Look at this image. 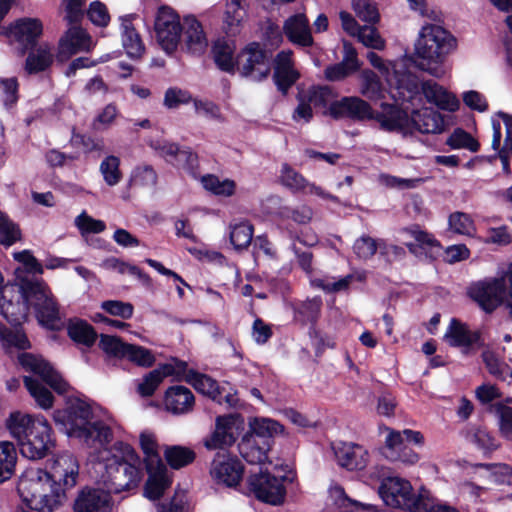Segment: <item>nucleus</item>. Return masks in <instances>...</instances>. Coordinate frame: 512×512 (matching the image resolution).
Wrapping results in <instances>:
<instances>
[{
    "mask_svg": "<svg viewBox=\"0 0 512 512\" xmlns=\"http://www.w3.org/2000/svg\"><path fill=\"white\" fill-rule=\"evenodd\" d=\"M381 109L380 112L373 109L372 120L378 122L383 130L396 131L407 121V112L398 104L382 102Z\"/></svg>",
    "mask_w": 512,
    "mask_h": 512,
    "instance_id": "nucleus-29",
    "label": "nucleus"
},
{
    "mask_svg": "<svg viewBox=\"0 0 512 512\" xmlns=\"http://www.w3.org/2000/svg\"><path fill=\"white\" fill-rule=\"evenodd\" d=\"M21 46V55L37 47L38 40L43 34V23L38 18L24 17L11 23L5 33Z\"/></svg>",
    "mask_w": 512,
    "mask_h": 512,
    "instance_id": "nucleus-16",
    "label": "nucleus"
},
{
    "mask_svg": "<svg viewBox=\"0 0 512 512\" xmlns=\"http://www.w3.org/2000/svg\"><path fill=\"white\" fill-rule=\"evenodd\" d=\"M124 358L142 367H150L154 364L155 358L152 352L142 346L129 344L125 351Z\"/></svg>",
    "mask_w": 512,
    "mask_h": 512,
    "instance_id": "nucleus-57",
    "label": "nucleus"
},
{
    "mask_svg": "<svg viewBox=\"0 0 512 512\" xmlns=\"http://www.w3.org/2000/svg\"><path fill=\"white\" fill-rule=\"evenodd\" d=\"M149 478L145 485V495L151 500L159 499L164 491L171 485V479L167 475V468L163 464L161 468L147 471Z\"/></svg>",
    "mask_w": 512,
    "mask_h": 512,
    "instance_id": "nucleus-34",
    "label": "nucleus"
},
{
    "mask_svg": "<svg viewBox=\"0 0 512 512\" xmlns=\"http://www.w3.org/2000/svg\"><path fill=\"white\" fill-rule=\"evenodd\" d=\"M164 404L174 414L187 413L194 405V396L185 386H173L166 391Z\"/></svg>",
    "mask_w": 512,
    "mask_h": 512,
    "instance_id": "nucleus-31",
    "label": "nucleus"
},
{
    "mask_svg": "<svg viewBox=\"0 0 512 512\" xmlns=\"http://www.w3.org/2000/svg\"><path fill=\"white\" fill-rule=\"evenodd\" d=\"M67 332L74 342L86 347H91L97 339V333L93 327L83 320L70 321Z\"/></svg>",
    "mask_w": 512,
    "mask_h": 512,
    "instance_id": "nucleus-38",
    "label": "nucleus"
},
{
    "mask_svg": "<svg viewBox=\"0 0 512 512\" xmlns=\"http://www.w3.org/2000/svg\"><path fill=\"white\" fill-rule=\"evenodd\" d=\"M271 57V52L261 43L250 42L236 55L237 71L244 78L263 81L271 72Z\"/></svg>",
    "mask_w": 512,
    "mask_h": 512,
    "instance_id": "nucleus-7",
    "label": "nucleus"
},
{
    "mask_svg": "<svg viewBox=\"0 0 512 512\" xmlns=\"http://www.w3.org/2000/svg\"><path fill=\"white\" fill-rule=\"evenodd\" d=\"M396 89L402 100L409 101L421 93V84L415 74L404 72L396 76Z\"/></svg>",
    "mask_w": 512,
    "mask_h": 512,
    "instance_id": "nucleus-43",
    "label": "nucleus"
},
{
    "mask_svg": "<svg viewBox=\"0 0 512 512\" xmlns=\"http://www.w3.org/2000/svg\"><path fill=\"white\" fill-rule=\"evenodd\" d=\"M212 54L219 70L229 74H234L237 71L236 57L227 42L216 41L212 46Z\"/></svg>",
    "mask_w": 512,
    "mask_h": 512,
    "instance_id": "nucleus-36",
    "label": "nucleus"
},
{
    "mask_svg": "<svg viewBox=\"0 0 512 512\" xmlns=\"http://www.w3.org/2000/svg\"><path fill=\"white\" fill-rule=\"evenodd\" d=\"M284 479V477L277 478L267 472H260L248 478V485L258 500L272 505H280L286 496Z\"/></svg>",
    "mask_w": 512,
    "mask_h": 512,
    "instance_id": "nucleus-13",
    "label": "nucleus"
},
{
    "mask_svg": "<svg viewBox=\"0 0 512 512\" xmlns=\"http://www.w3.org/2000/svg\"><path fill=\"white\" fill-rule=\"evenodd\" d=\"M455 43L454 37L444 28L435 24L423 26L415 43V52L409 57L418 69L441 78L445 71L443 62Z\"/></svg>",
    "mask_w": 512,
    "mask_h": 512,
    "instance_id": "nucleus-3",
    "label": "nucleus"
},
{
    "mask_svg": "<svg viewBox=\"0 0 512 512\" xmlns=\"http://www.w3.org/2000/svg\"><path fill=\"white\" fill-rule=\"evenodd\" d=\"M90 44V35L82 27L72 26L59 40L56 59L63 63L81 51H88Z\"/></svg>",
    "mask_w": 512,
    "mask_h": 512,
    "instance_id": "nucleus-19",
    "label": "nucleus"
},
{
    "mask_svg": "<svg viewBox=\"0 0 512 512\" xmlns=\"http://www.w3.org/2000/svg\"><path fill=\"white\" fill-rule=\"evenodd\" d=\"M29 53L25 60V70L28 74H38L49 69L54 61V55L48 43H43Z\"/></svg>",
    "mask_w": 512,
    "mask_h": 512,
    "instance_id": "nucleus-32",
    "label": "nucleus"
},
{
    "mask_svg": "<svg viewBox=\"0 0 512 512\" xmlns=\"http://www.w3.org/2000/svg\"><path fill=\"white\" fill-rule=\"evenodd\" d=\"M364 279L365 276L362 274H348L337 281H331L328 278H316L311 281V284L326 293H337L347 291L351 283L354 281H363Z\"/></svg>",
    "mask_w": 512,
    "mask_h": 512,
    "instance_id": "nucleus-42",
    "label": "nucleus"
},
{
    "mask_svg": "<svg viewBox=\"0 0 512 512\" xmlns=\"http://www.w3.org/2000/svg\"><path fill=\"white\" fill-rule=\"evenodd\" d=\"M482 359L488 372L493 377L499 380L505 379L506 374L509 372V367L504 362H502L493 351H483Z\"/></svg>",
    "mask_w": 512,
    "mask_h": 512,
    "instance_id": "nucleus-58",
    "label": "nucleus"
},
{
    "mask_svg": "<svg viewBox=\"0 0 512 512\" xmlns=\"http://www.w3.org/2000/svg\"><path fill=\"white\" fill-rule=\"evenodd\" d=\"M176 167L183 169L192 178H197L199 175V158L198 154L190 147H183L180 149L178 156L172 163Z\"/></svg>",
    "mask_w": 512,
    "mask_h": 512,
    "instance_id": "nucleus-49",
    "label": "nucleus"
},
{
    "mask_svg": "<svg viewBox=\"0 0 512 512\" xmlns=\"http://www.w3.org/2000/svg\"><path fill=\"white\" fill-rule=\"evenodd\" d=\"M128 343H124L119 337L102 334L99 347L109 356L124 358Z\"/></svg>",
    "mask_w": 512,
    "mask_h": 512,
    "instance_id": "nucleus-56",
    "label": "nucleus"
},
{
    "mask_svg": "<svg viewBox=\"0 0 512 512\" xmlns=\"http://www.w3.org/2000/svg\"><path fill=\"white\" fill-rule=\"evenodd\" d=\"M338 464L348 470H360L366 466L367 451L354 443L340 442L333 445Z\"/></svg>",
    "mask_w": 512,
    "mask_h": 512,
    "instance_id": "nucleus-25",
    "label": "nucleus"
},
{
    "mask_svg": "<svg viewBox=\"0 0 512 512\" xmlns=\"http://www.w3.org/2000/svg\"><path fill=\"white\" fill-rule=\"evenodd\" d=\"M120 159L114 155L107 156L100 164V171L103 175L105 182L109 186L118 184L122 178V173L119 169Z\"/></svg>",
    "mask_w": 512,
    "mask_h": 512,
    "instance_id": "nucleus-54",
    "label": "nucleus"
},
{
    "mask_svg": "<svg viewBox=\"0 0 512 512\" xmlns=\"http://www.w3.org/2000/svg\"><path fill=\"white\" fill-rule=\"evenodd\" d=\"M201 184L205 190L215 196L230 197L235 194L236 182L232 179L220 180L215 174H206L201 177Z\"/></svg>",
    "mask_w": 512,
    "mask_h": 512,
    "instance_id": "nucleus-39",
    "label": "nucleus"
},
{
    "mask_svg": "<svg viewBox=\"0 0 512 512\" xmlns=\"http://www.w3.org/2000/svg\"><path fill=\"white\" fill-rule=\"evenodd\" d=\"M139 16L135 13L120 16L122 44L128 57L139 59L145 53V44L134 26Z\"/></svg>",
    "mask_w": 512,
    "mask_h": 512,
    "instance_id": "nucleus-22",
    "label": "nucleus"
},
{
    "mask_svg": "<svg viewBox=\"0 0 512 512\" xmlns=\"http://www.w3.org/2000/svg\"><path fill=\"white\" fill-rule=\"evenodd\" d=\"M243 471V465L237 458L218 453L212 461L210 474L216 482L234 487L242 479Z\"/></svg>",
    "mask_w": 512,
    "mask_h": 512,
    "instance_id": "nucleus-18",
    "label": "nucleus"
},
{
    "mask_svg": "<svg viewBox=\"0 0 512 512\" xmlns=\"http://www.w3.org/2000/svg\"><path fill=\"white\" fill-rule=\"evenodd\" d=\"M421 93L427 102L434 104L441 110L455 112L459 109L460 101L458 98L433 80H426L421 83Z\"/></svg>",
    "mask_w": 512,
    "mask_h": 512,
    "instance_id": "nucleus-24",
    "label": "nucleus"
},
{
    "mask_svg": "<svg viewBox=\"0 0 512 512\" xmlns=\"http://www.w3.org/2000/svg\"><path fill=\"white\" fill-rule=\"evenodd\" d=\"M87 17L98 27H107L111 19L107 6L98 0L90 3L87 10Z\"/></svg>",
    "mask_w": 512,
    "mask_h": 512,
    "instance_id": "nucleus-60",
    "label": "nucleus"
},
{
    "mask_svg": "<svg viewBox=\"0 0 512 512\" xmlns=\"http://www.w3.org/2000/svg\"><path fill=\"white\" fill-rule=\"evenodd\" d=\"M243 428L244 420L239 414L218 416L214 431L204 439V446L208 450L230 447L236 442Z\"/></svg>",
    "mask_w": 512,
    "mask_h": 512,
    "instance_id": "nucleus-12",
    "label": "nucleus"
},
{
    "mask_svg": "<svg viewBox=\"0 0 512 512\" xmlns=\"http://www.w3.org/2000/svg\"><path fill=\"white\" fill-rule=\"evenodd\" d=\"M22 441L20 451L24 457L31 460L44 458L55 445L52 428L43 417H36L34 426Z\"/></svg>",
    "mask_w": 512,
    "mask_h": 512,
    "instance_id": "nucleus-10",
    "label": "nucleus"
},
{
    "mask_svg": "<svg viewBox=\"0 0 512 512\" xmlns=\"http://www.w3.org/2000/svg\"><path fill=\"white\" fill-rule=\"evenodd\" d=\"M260 211L271 220L284 221L285 213H288L289 206L284 203V200L279 195H269L260 203Z\"/></svg>",
    "mask_w": 512,
    "mask_h": 512,
    "instance_id": "nucleus-47",
    "label": "nucleus"
},
{
    "mask_svg": "<svg viewBox=\"0 0 512 512\" xmlns=\"http://www.w3.org/2000/svg\"><path fill=\"white\" fill-rule=\"evenodd\" d=\"M283 33L291 43L301 47H310L314 43L309 20L303 13L287 18L283 25Z\"/></svg>",
    "mask_w": 512,
    "mask_h": 512,
    "instance_id": "nucleus-23",
    "label": "nucleus"
},
{
    "mask_svg": "<svg viewBox=\"0 0 512 512\" xmlns=\"http://www.w3.org/2000/svg\"><path fill=\"white\" fill-rule=\"evenodd\" d=\"M411 123L413 128L422 134H439L445 129L443 115L428 107L414 110L411 115Z\"/></svg>",
    "mask_w": 512,
    "mask_h": 512,
    "instance_id": "nucleus-27",
    "label": "nucleus"
},
{
    "mask_svg": "<svg viewBox=\"0 0 512 512\" xmlns=\"http://www.w3.org/2000/svg\"><path fill=\"white\" fill-rule=\"evenodd\" d=\"M322 300L320 297H314L302 302L296 309V319L303 324H314L320 314Z\"/></svg>",
    "mask_w": 512,
    "mask_h": 512,
    "instance_id": "nucleus-52",
    "label": "nucleus"
},
{
    "mask_svg": "<svg viewBox=\"0 0 512 512\" xmlns=\"http://www.w3.org/2000/svg\"><path fill=\"white\" fill-rule=\"evenodd\" d=\"M444 340L452 347L463 348L467 351L479 343L480 334L478 331L470 330L467 324L453 318L444 334Z\"/></svg>",
    "mask_w": 512,
    "mask_h": 512,
    "instance_id": "nucleus-26",
    "label": "nucleus"
},
{
    "mask_svg": "<svg viewBox=\"0 0 512 512\" xmlns=\"http://www.w3.org/2000/svg\"><path fill=\"white\" fill-rule=\"evenodd\" d=\"M468 295L484 311H494L509 296L507 291V282L505 278H492L485 281H479L469 287Z\"/></svg>",
    "mask_w": 512,
    "mask_h": 512,
    "instance_id": "nucleus-11",
    "label": "nucleus"
},
{
    "mask_svg": "<svg viewBox=\"0 0 512 512\" xmlns=\"http://www.w3.org/2000/svg\"><path fill=\"white\" fill-rule=\"evenodd\" d=\"M387 436L383 447V455L392 462L414 464L418 461V454L415 453L406 442H413L421 445L424 437L419 431L405 429L402 432L386 428Z\"/></svg>",
    "mask_w": 512,
    "mask_h": 512,
    "instance_id": "nucleus-8",
    "label": "nucleus"
},
{
    "mask_svg": "<svg viewBox=\"0 0 512 512\" xmlns=\"http://www.w3.org/2000/svg\"><path fill=\"white\" fill-rule=\"evenodd\" d=\"M17 451L13 443L0 442V484L9 480L15 471Z\"/></svg>",
    "mask_w": 512,
    "mask_h": 512,
    "instance_id": "nucleus-40",
    "label": "nucleus"
},
{
    "mask_svg": "<svg viewBox=\"0 0 512 512\" xmlns=\"http://www.w3.org/2000/svg\"><path fill=\"white\" fill-rule=\"evenodd\" d=\"M0 341L5 348L15 347L21 350L30 348V342L24 332L11 330L0 323Z\"/></svg>",
    "mask_w": 512,
    "mask_h": 512,
    "instance_id": "nucleus-50",
    "label": "nucleus"
},
{
    "mask_svg": "<svg viewBox=\"0 0 512 512\" xmlns=\"http://www.w3.org/2000/svg\"><path fill=\"white\" fill-rule=\"evenodd\" d=\"M279 181L281 185L291 191L293 194L302 193L316 195L323 200L338 204L339 198L315 183L309 182L300 172L296 171L288 163H283L280 170Z\"/></svg>",
    "mask_w": 512,
    "mask_h": 512,
    "instance_id": "nucleus-15",
    "label": "nucleus"
},
{
    "mask_svg": "<svg viewBox=\"0 0 512 512\" xmlns=\"http://www.w3.org/2000/svg\"><path fill=\"white\" fill-rule=\"evenodd\" d=\"M53 418L68 436L78 438L88 446L102 445L111 440V429L99 421L91 423V407L80 399L71 401L63 410L55 411Z\"/></svg>",
    "mask_w": 512,
    "mask_h": 512,
    "instance_id": "nucleus-4",
    "label": "nucleus"
},
{
    "mask_svg": "<svg viewBox=\"0 0 512 512\" xmlns=\"http://www.w3.org/2000/svg\"><path fill=\"white\" fill-rule=\"evenodd\" d=\"M328 115L334 120L349 119L354 122L371 121L374 117L372 106L357 96H344L331 102Z\"/></svg>",
    "mask_w": 512,
    "mask_h": 512,
    "instance_id": "nucleus-14",
    "label": "nucleus"
},
{
    "mask_svg": "<svg viewBox=\"0 0 512 512\" xmlns=\"http://www.w3.org/2000/svg\"><path fill=\"white\" fill-rule=\"evenodd\" d=\"M154 31L159 46L167 54L174 53L183 31L179 14L169 6L159 7L154 21Z\"/></svg>",
    "mask_w": 512,
    "mask_h": 512,
    "instance_id": "nucleus-9",
    "label": "nucleus"
},
{
    "mask_svg": "<svg viewBox=\"0 0 512 512\" xmlns=\"http://www.w3.org/2000/svg\"><path fill=\"white\" fill-rule=\"evenodd\" d=\"M184 46L187 53L202 56L208 47V39L201 22L194 16L184 17Z\"/></svg>",
    "mask_w": 512,
    "mask_h": 512,
    "instance_id": "nucleus-20",
    "label": "nucleus"
},
{
    "mask_svg": "<svg viewBox=\"0 0 512 512\" xmlns=\"http://www.w3.org/2000/svg\"><path fill=\"white\" fill-rule=\"evenodd\" d=\"M21 290L23 298L34 306L38 319L43 325L52 330L63 326L58 306L43 282H24Z\"/></svg>",
    "mask_w": 512,
    "mask_h": 512,
    "instance_id": "nucleus-5",
    "label": "nucleus"
},
{
    "mask_svg": "<svg viewBox=\"0 0 512 512\" xmlns=\"http://www.w3.org/2000/svg\"><path fill=\"white\" fill-rule=\"evenodd\" d=\"M79 465L76 458L70 453H63L53 461L51 472L40 468L27 469L19 479L17 491L22 500L29 506L40 499L39 494L48 489V482L63 481L65 488H73L77 483Z\"/></svg>",
    "mask_w": 512,
    "mask_h": 512,
    "instance_id": "nucleus-1",
    "label": "nucleus"
},
{
    "mask_svg": "<svg viewBox=\"0 0 512 512\" xmlns=\"http://www.w3.org/2000/svg\"><path fill=\"white\" fill-rule=\"evenodd\" d=\"M140 447L145 455L144 461L147 471L163 467V462L158 452V444L155 435L144 431L140 434Z\"/></svg>",
    "mask_w": 512,
    "mask_h": 512,
    "instance_id": "nucleus-37",
    "label": "nucleus"
},
{
    "mask_svg": "<svg viewBox=\"0 0 512 512\" xmlns=\"http://www.w3.org/2000/svg\"><path fill=\"white\" fill-rule=\"evenodd\" d=\"M101 308L108 314L122 319H130L133 316L134 307L129 302L120 300H106L101 303Z\"/></svg>",
    "mask_w": 512,
    "mask_h": 512,
    "instance_id": "nucleus-61",
    "label": "nucleus"
},
{
    "mask_svg": "<svg viewBox=\"0 0 512 512\" xmlns=\"http://www.w3.org/2000/svg\"><path fill=\"white\" fill-rule=\"evenodd\" d=\"M36 418L21 412H13L6 420V428L11 436L18 441L19 446L25 440L34 426Z\"/></svg>",
    "mask_w": 512,
    "mask_h": 512,
    "instance_id": "nucleus-35",
    "label": "nucleus"
},
{
    "mask_svg": "<svg viewBox=\"0 0 512 512\" xmlns=\"http://www.w3.org/2000/svg\"><path fill=\"white\" fill-rule=\"evenodd\" d=\"M156 183L157 173L151 165L137 166L129 180L132 187H154Z\"/></svg>",
    "mask_w": 512,
    "mask_h": 512,
    "instance_id": "nucleus-53",
    "label": "nucleus"
},
{
    "mask_svg": "<svg viewBox=\"0 0 512 512\" xmlns=\"http://www.w3.org/2000/svg\"><path fill=\"white\" fill-rule=\"evenodd\" d=\"M251 434L247 437H255L260 442L268 441L276 433L281 430V425L268 418H255L250 422Z\"/></svg>",
    "mask_w": 512,
    "mask_h": 512,
    "instance_id": "nucleus-45",
    "label": "nucleus"
},
{
    "mask_svg": "<svg viewBox=\"0 0 512 512\" xmlns=\"http://www.w3.org/2000/svg\"><path fill=\"white\" fill-rule=\"evenodd\" d=\"M352 7L357 17L362 21L369 24H375L379 21V11L372 0H353Z\"/></svg>",
    "mask_w": 512,
    "mask_h": 512,
    "instance_id": "nucleus-55",
    "label": "nucleus"
},
{
    "mask_svg": "<svg viewBox=\"0 0 512 512\" xmlns=\"http://www.w3.org/2000/svg\"><path fill=\"white\" fill-rule=\"evenodd\" d=\"M103 465V482L113 493L136 488L143 477V462L140 456L131 445L124 442L113 444Z\"/></svg>",
    "mask_w": 512,
    "mask_h": 512,
    "instance_id": "nucleus-2",
    "label": "nucleus"
},
{
    "mask_svg": "<svg viewBox=\"0 0 512 512\" xmlns=\"http://www.w3.org/2000/svg\"><path fill=\"white\" fill-rule=\"evenodd\" d=\"M270 442L255 439V437H243L239 444L241 456L250 464H263L267 461V452Z\"/></svg>",
    "mask_w": 512,
    "mask_h": 512,
    "instance_id": "nucleus-33",
    "label": "nucleus"
},
{
    "mask_svg": "<svg viewBox=\"0 0 512 512\" xmlns=\"http://www.w3.org/2000/svg\"><path fill=\"white\" fill-rule=\"evenodd\" d=\"M69 489L63 486V481L50 480L48 489L39 494L40 499L37 498L30 508L39 512H52L66 500V490Z\"/></svg>",
    "mask_w": 512,
    "mask_h": 512,
    "instance_id": "nucleus-28",
    "label": "nucleus"
},
{
    "mask_svg": "<svg viewBox=\"0 0 512 512\" xmlns=\"http://www.w3.org/2000/svg\"><path fill=\"white\" fill-rule=\"evenodd\" d=\"M379 495L387 506L409 512H427V504L413 493L409 481L399 477L383 479L378 489Z\"/></svg>",
    "mask_w": 512,
    "mask_h": 512,
    "instance_id": "nucleus-6",
    "label": "nucleus"
},
{
    "mask_svg": "<svg viewBox=\"0 0 512 512\" xmlns=\"http://www.w3.org/2000/svg\"><path fill=\"white\" fill-rule=\"evenodd\" d=\"M112 499L109 492L101 489H83L74 503L75 512H112Z\"/></svg>",
    "mask_w": 512,
    "mask_h": 512,
    "instance_id": "nucleus-21",
    "label": "nucleus"
},
{
    "mask_svg": "<svg viewBox=\"0 0 512 512\" xmlns=\"http://www.w3.org/2000/svg\"><path fill=\"white\" fill-rule=\"evenodd\" d=\"M23 381L39 407L47 410L53 406L54 397L41 382L31 376H24Z\"/></svg>",
    "mask_w": 512,
    "mask_h": 512,
    "instance_id": "nucleus-44",
    "label": "nucleus"
},
{
    "mask_svg": "<svg viewBox=\"0 0 512 512\" xmlns=\"http://www.w3.org/2000/svg\"><path fill=\"white\" fill-rule=\"evenodd\" d=\"M177 366V371L173 365L165 364L160 369L149 372L143 380L138 383L137 392L143 397L152 396L164 377L183 372L186 368V363L180 362Z\"/></svg>",
    "mask_w": 512,
    "mask_h": 512,
    "instance_id": "nucleus-30",
    "label": "nucleus"
},
{
    "mask_svg": "<svg viewBox=\"0 0 512 512\" xmlns=\"http://www.w3.org/2000/svg\"><path fill=\"white\" fill-rule=\"evenodd\" d=\"M18 360L26 371L32 372L34 375L38 376L52 389L58 393L66 392L67 383L42 357L30 353H22L19 355Z\"/></svg>",
    "mask_w": 512,
    "mask_h": 512,
    "instance_id": "nucleus-17",
    "label": "nucleus"
},
{
    "mask_svg": "<svg viewBox=\"0 0 512 512\" xmlns=\"http://www.w3.org/2000/svg\"><path fill=\"white\" fill-rule=\"evenodd\" d=\"M445 143L451 149H467L474 153L480 150L479 141L460 127L454 129Z\"/></svg>",
    "mask_w": 512,
    "mask_h": 512,
    "instance_id": "nucleus-46",
    "label": "nucleus"
},
{
    "mask_svg": "<svg viewBox=\"0 0 512 512\" xmlns=\"http://www.w3.org/2000/svg\"><path fill=\"white\" fill-rule=\"evenodd\" d=\"M253 238V226H232L230 241L235 249L247 248Z\"/></svg>",
    "mask_w": 512,
    "mask_h": 512,
    "instance_id": "nucleus-63",
    "label": "nucleus"
},
{
    "mask_svg": "<svg viewBox=\"0 0 512 512\" xmlns=\"http://www.w3.org/2000/svg\"><path fill=\"white\" fill-rule=\"evenodd\" d=\"M299 77L300 74L295 69H274L273 73L274 83L277 86V89L284 95L287 94Z\"/></svg>",
    "mask_w": 512,
    "mask_h": 512,
    "instance_id": "nucleus-59",
    "label": "nucleus"
},
{
    "mask_svg": "<svg viewBox=\"0 0 512 512\" xmlns=\"http://www.w3.org/2000/svg\"><path fill=\"white\" fill-rule=\"evenodd\" d=\"M164 457L171 468L180 469L191 464L196 453L189 447L173 445L165 448Z\"/></svg>",
    "mask_w": 512,
    "mask_h": 512,
    "instance_id": "nucleus-41",
    "label": "nucleus"
},
{
    "mask_svg": "<svg viewBox=\"0 0 512 512\" xmlns=\"http://www.w3.org/2000/svg\"><path fill=\"white\" fill-rule=\"evenodd\" d=\"M499 418L500 432L503 437L512 440V408L503 404L494 406Z\"/></svg>",
    "mask_w": 512,
    "mask_h": 512,
    "instance_id": "nucleus-64",
    "label": "nucleus"
},
{
    "mask_svg": "<svg viewBox=\"0 0 512 512\" xmlns=\"http://www.w3.org/2000/svg\"><path fill=\"white\" fill-rule=\"evenodd\" d=\"M361 93L370 100H376L383 97V86L379 76L370 69L362 71Z\"/></svg>",
    "mask_w": 512,
    "mask_h": 512,
    "instance_id": "nucleus-48",
    "label": "nucleus"
},
{
    "mask_svg": "<svg viewBox=\"0 0 512 512\" xmlns=\"http://www.w3.org/2000/svg\"><path fill=\"white\" fill-rule=\"evenodd\" d=\"M192 100V95L189 91L170 87L164 95V106L168 109H176L180 105L190 103Z\"/></svg>",
    "mask_w": 512,
    "mask_h": 512,
    "instance_id": "nucleus-62",
    "label": "nucleus"
},
{
    "mask_svg": "<svg viewBox=\"0 0 512 512\" xmlns=\"http://www.w3.org/2000/svg\"><path fill=\"white\" fill-rule=\"evenodd\" d=\"M193 385L200 393L209 396L212 400L222 404V390L211 377L203 374H194Z\"/></svg>",
    "mask_w": 512,
    "mask_h": 512,
    "instance_id": "nucleus-51",
    "label": "nucleus"
}]
</instances>
